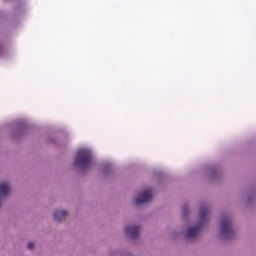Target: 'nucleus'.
Wrapping results in <instances>:
<instances>
[{
    "label": "nucleus",
    "instance_id": "obj_9",
    "mask_svg": "<svg viewBox=\"0 0 256 256\" xmlns=\"http://www.w3.org/2000/svg\"><path fill=\"white\" fill-rule=\"evenodd\" d=\"M28 249H34L35 248V244L33 242H29L27 245Z\"/></svg>",
    "mask_w": 256,
    "mask_h": 256
},
{
    "label": "nucleus",
    "instance_id": "obj_3",
    "mask_svg": "<svg viewBox=\"0 0 256 256\" xmlns=\"http://www.w3.org/2000/svg\"><path fill=\"white\" fill-rule=\"evenodd\" d=\"M153 199V194L150 190H144L141 192L140 197L136 198V205H143V203H149Z\"/></svg>",
    "mask_w": 256,
    "mask_h": 256
},
{
    "label": "nucleus",
    "instance_id": "obj_5",
    "mask_svg": "<svg viewBox=\"0 0 256 256\" xmlns=\"http://www.w3.org/2000/svg\"><path fill=\"white\" fill-rule=\"evenodd\" d=\"M199 231H201V224L189 228L188 231L186 232L187 239H193V237H197V235H199Z\"/></svg>",
    "mask_w": 256,
    "mask_h": 256
},
{
    "label": "nucleus",
    "instance_id": "obj_10",
    "mask_svg": "<svg viewBox=\"0 0 256 256\" xmlns=\"http://www.w3.org/2000/svg\"><path fill=\"white\" fill-rule=\"evenodd\" d=\"M183 213H184V215H187V208L183 209Z\"/></svg>",
    "mask_w": 256,
    "mask_h": 256
},
{
    "label": "nucleus",
    "instance_id": "obj_1",
    "mask_svg": "<svg viewBox=\"0 0 256 256\" xmlns=\"http://www.w3.org/2000/svg\"><path fill=\"white\" fill-rule=\"evenodd\" d=\"M92 159L93 157L91 156V151L81 149L76 155L75 164L82 169H88L89 165H91Z\"/></svg>",
    "mask_w": 256,
    "mask_h": 256
},
{
    "label": "nucleus",
    "instance_id": "obj_8",
    "mask_svg": "<svg viewBox=\"0 0 256 256\" xmlns=\"http://www.w3.org/2000/svg\"><path fill=\"white\" fill-rule=\"evenodd\" d=\"M0 195L3 197H6V195H9V186H7V184L0 185Z\"/></svg>",
    "mask_w": 256,
    "mask_h": 256
},
{
    "label": "nucleus",
    "instance_id": "obj_6",
    "mask_svg": "<svg viewBox=\"0 0 256 256\" xmlns=\"http://www.w3.org/2000/svg\"><path fill=\"white\" fill-rule=\"evenodd\" d=\"M54 221H56L57 223H61V221H65V219H67V212L66 211H57L54 214L53 217Z\"/></svg>",
    "mask_w": 256,
    "mask_h": 256
},
{
    "label": "nucleus",
    "instance_id": "obj_4",
    "mask_svg": "<svg viewBox=\"0 0 256 256\" xmlns=\"http://www.w3.org/2000/svg\"><path fill=\"white\" fill-rule=\"evenodd\" d=\"M139 231H141L139 226H128L125 229L126 235H129L131 239H137L139 237Z\"/></svg>",
    "mask_w": 256,
    "mask_h": 256
},
{
    "label": "nucleus",
    "instance_id": "obj_7",
    "mask_svg": "<svg viewBox=\"0 0 256 256\" xmlns=\"http://www.w3.org/2000/svg\"><path fill=\"white\" fill-rule=\"evenodd\" d=\"M207 215H209V210L207 209V207H201L199 217L202 223H205V221H207Z\"/></svg>",
    "mask_w": 256,
    "mask_h": 256
},
{
    "label": "nucleus",
    "instance_id": "obj_2",
    "mask_svg": "<svg viewBox=\"0 0 256 256\" xmlns=\"http://www.w3.org/2000/svg\"><path fill=\"white\" fill-rule=\"evenodd\" d=\"M221 235L225 239H231L233 237V227L231 226V219L224 216L221 220Z\"/></svg>",
    "mask_w": 256,
    "mask_h": 256
}]
</instances>
